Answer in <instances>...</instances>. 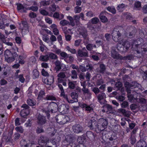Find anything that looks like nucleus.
<instances>
[{
  "label": "nucleus",
  "mask_w": 147,
  "mask_h": 147,
  "mask_svg": "<svg viewBox=\"0 0 147 147\" xmlns=\"http://www.w3.org/2000/svg\"><path fill=\"white\" fill-rule=\"evenodd\" d=\"M140 45L139 44H133L132 48L134 46L136 47L135 51L134 53V56L138 58L144 56L146 53L147 52V44H145L141 47H140Z\"/></svg>",
  "instance_id": "obj_1"
},
{
  "label": "nucleus",
  "mask_w": 147,
  "mask_h": 147,
  "mask_svg": "<svg viewBox=\"0 0 147 147\" xmlns=\"http://www.w3.org/2000/svg\"><path fill=\"white\" fill-rule=\"evenodd\" d=\"M58 109V105L55 102H52L49 104L47 107V110L44 109H42V111L44 112L46 114L47 118L48 119L50 117L49 113L50 111L51 113H56Z\"/></svg>",
  "instance_id": "obj_2"
},
{
  "label": "nucleus",
  "mask_w": 147,
  "mask_h": 147,
  "mask_svg": "<svg viewBox=\"0 0 147 147\" xmlns=\"http://www.w3.org/2000/svg\"><path fill=\"white\" fill-rule=\"evenodd\" d=\"M18 55L17 53L14 52L13 50L10 51L7 49L5 51V58L8 63H11L14 61Z\"/></svg>",
  "instance_id": "obj_3"
},
{
  "label": "nucleus",
  "mask_w": 147,
  "mask_h": 147,
  "mask_svg": "<svg viewBox=\"0 0 147 147\" xmlns=\"http://www.w3.org/2000/svg\"><path fill=\"white\" fill-rule=\"evenodd\" d=\"M130 45L128 41L118 43L117 48L118 51L121 52H126L129 48Z\"/></svg>",
  "instance_id": "obj_4"
},
{
  "label": "nucleus",
  "mask_w": 147,
  "mask_h": 147,
  "mask_svg": "<svg viewBox=\"0 0 147 147\" xmlns=\"http://www.w3.org/2000/svg\"><path fill=\"white\" fill-rule=\"evenodd\" d=\"M72 128L73 132L75 134H82L84 133V128L79 124H76L72 126Z\"/></svg>",
  "instance_id": "obj_5"
},
{
  "label": "nucleus",
  "mask_w": 147,
  "mask_h": 147,
  "mask_svg": "<svg viewBox=\"0 0 147 147\" xmlns=\"http://www.w3.org/2000/svg\"><path fill=\"white\" fill-rule=\"evenodd\" d=\"M69 106L67 104H62L58 107V110L63 114H67L69 112Z\"/></svg>",
  "instance_id": "obj_6"
},
{
  "label": "nucleus",
  "mask_w": 147,
  "mask_h": 147,
  "mask_svg": "<svg viewBox=\"0 0 147 147\" xmlns=\"http://www.w3.org/2000/svg\"><path fill=\"white\" fill-rule=\"evenodd\" d=\"M56 119L57 122L61 124H65L67 121L65 116L62 114L57 115L56 117Z\"/></svg>",
  "instance_id": "obj_7"
},
{
  "label": "nucleus",
  "mask_w": 147,
  "mask_h": 147,
  "mask_svg": "<svg viewBox=\"0 0 147 147\" xmlns=\"http://www.w3.org/2000/svg\"><path fill=\"white\" fill-rule=\"evenodd\" d=\"M47 120L46 117L40 114L38 115L37 117V123L41 126L46 123Z\"/></svg>",
  "instance_id": "obj_8"
},
{
  "label": "nucleus",
  "mask_w": 147,
  "mask_h": 147,
  "mask_svg": "<svg viewBox=\"0 0 147 147\" xmlns=\"http://www.w3.org/2000/svg\"><path fill=\"white\" fill-rule=\"evenodd\" d=\"M97 64L99 65V67L96 69V71L100 74H104L106 70V65L102 62H99Z\"/></svg>",
  "instance_id": "obj_9"
},
{
  "label": "nucleus",
  "mask_w": 147,
  "mask_h": 147,
  "mask_svg": "<svg viewBox=\"0 0 147 147\" xmlns=\"http://www.w3.org/2000/svg\"><path fill=\"white\" fill-rule=\"evenodd\" d=\"M96 97L98 101L102 105L104 104L107 102L105 99L106 98V95L104 92H101L96 96Z\"/></svg>",
  "instance_id": "obj_10"
},
{
  "label": "nucleus",
  "mask_w": 147,
  "mask_h": 147,
  "mask_svg": "<svg viewBox=\"0 0 147 147\" xmlns=\"http://www.w3.org/2000/svg\"><path fill=\"white\" fill-rule=\"evenodd\" d=\"M112 39L114 41H116L115 38H118L121 35V34L119 30L116 28H114L111 33Z\"/></svg>",
  "instance_id": "obj_11"
},
{
  "label": "nucleus",
  "mask_w": 147,
  "mask_h": 147,
  "mask_svg": "<svg viewBox=\"0 0 147 147\" xmlns=\"http://www.w3.org/2000/svg\"><path fill=\"white\" fill-rule=\"evenodd\" d=\"M65 141L69 143V144H71V143H72L71 144H73V142L75 140L76 137L74 135H69L65 136Z\"/></svg>",
  "instance_id": "obj_12"
},
{
  "label": "nucleus",
  "mask_w": 147,
  "mask_h": 147,
  "mask_svg": "<svg viewBox=\"0 0 147 147\" xmlns=\"http://www.w3.org/2000/svg\"><path fill=\"white\" fill-rule=\"evenodd\" d=\"M97 124L95 119H91L89 123V126L91 129L96 130Z\"/></svg>",
  "instance_id": "obj_13"
},
{
  "label": "nucleus",
  "mask_w": 147,
  "mask_h": 147,
  "mask_svg": "<svg viewBox=\"0 0 147 147\" xmlns=\"http://www.w3.org/2000/svg\"><path fill=\"white\" fill-rule=\"evenodd\" d=\"M79 34L83 37L88 36L87 30L84 28L81 27L79 28Z\"/></svg>",
  "instance_id": "obj_14"
},
{
  "label": "nucleus",
  "mask_w": 147,
  "mask_h": 147,
  "mask_svg": "<svg viewBox=\"0 0 147 147\" xmlns=\"http://www.w3.org/2000/svg\"><path fill=\"white\" fill-rule=\"evenodd\" d=\"M115 88L117 90H119L121 92H123L124 91V88L122 87V84L120 82H117L115 84Z\"/></svg>",
  "instance_id": "obj_15"
},
{
  "label": "nucleus",
  "mask_w": 147,
  "mask_h": 147,
  "mask_svg": "<svg viewBox=\"0 0 147 147\" xmlns=\"http://www.w3.org/2000/svg\"><path fill=\"white\" fill-rule=\"evenodd\" d=\"M98 123L100 124L102 126L105 128L108 124L107 119L103 118H100L98 120Z\"/></svg>",
  "instance_id": "obj_16"
},
{
  "label": "nucleus",
  "mask_w": 147,
  "mask_h": 147,
  "mask_svg": "<svg viewBox=\"0 0 147 147\" xmlns=\"http://www.w3.org/2000/svg\"><path fill=\"white\" fill-rule=\"evenodd\" d=\"M143 70H141L140 73L142 74V77L144 80H147V67L144 66L142 67Z\"/></svg>",
  "instance_id": "obj_17"
},
{
  "label": "nucleus",
  "mask_w": 147,
  "mask_h": 147,
  "mask_svg": "<svg viewBox=\"0 0 147 147\" xmlns=\"http://www.w3.org/2000/svg\"><path fill=\"white\" fill-rule=\"evenodd\" d=\"M118 111L119 113H122L125 117H128L130 115L129 112L123 109H119L118 110Z\"/></svg>",
  "instance_id": "obj_18"
},
{
  "label": "nucleus",
  "mask_w": 147,
  "mask_h": 147,
  "mask_svg": "<svg viewBox=\"0 0 147 147\" xmlns=\"http://www.w3.org/2000/svg\"><path fill=\"white\" fill-rule=\"evenodd\" d=\"M13 129L10 130L8 134V135L6 136V138L5 139V142H11L12 141V139L11 136L13 134Z\"/></svg>",
  "instance_id": "obj_19"
},
{
  "label": "nucleus",
  "mask_w": 147,
  "mask_h": 147,
  "mask_svg": "<svg viewBox=\"0 0 147 147\" xmlns=\"http://www.w3.org/2000/svg\"><path fill=\"white\" fill-rule=\"evenodd\" d=\"M136 147H146L147 144L145 141L143 140H140L136 144Z\"/></svg>",
  "instance_id": "obj_20"
},
{
  "label": "nucleus",
  "mask_w": 147,
  "mask_h": 147,
  "mask_svg": "<svg viewBox=\"0 0 147 147\" xmlns=\"http://www.w3.org/2000/svg\"><path fill=\"white\" fill-rule=\"evenodd\" d=\"M88 52H86L84 51L79 49L78 51L77 55L80 57H88Z\"/></svg>",
  "instance_id": "obj_21"
},
{
  "label": "nucleus",
  "mask_w": 147,
  "mask_h": 147,
  "mask_svg": "<svg viewBox=\"0 0 147 147\" xmlns=\"http://www.w3.org/2000/svg\"><path fill=\"white\" fill-rule=\"evenodd\" d=\"M124 86L126 88V90L127 93H131V90L130 88L132 89L131 86V84L129 83L127 81H126L124 82Z\"/></svg>",
  "instance_id": "obj_22"
},
{
  "label": "nucleus",
  "mask_w": 147,
  "mask_h": 147,
  "mask_svg": "<svg viewBox=\"0 0 147 147\" xmlns=\"http://www.w3.org/2000/svg\"><path fill=\"white\" fill-rule=\"evenodd\" d=\"M86 48L88 51H91L96 49V46L95 44L88 43L86 45Z\"/></svg>",
  "instance_id": "obj_23"
},
{
  "label": "nucleus",
  "mask_w": 147,
  "mask_h": 147,
  "mask_svg": "<svg viewBox=\"0 0 147 147\" xmlns=\"http://www.w3.org/2000/svg\"><path fill=\"white\" fill-rule=\"evenodd\" d=\"M106 13V12H102L99 16L100 19L102 22L105 23L108 21L107 18L104 15V14H105Z\"/></svg>",
  "instance_id": "obj_24"
},
{
  "label": "nucleus",
  "mask_w": 147,
  "mask_h": 147,
  "mask_svg": "<svg viewBox=\"0 0 147 147\" xmlns=\"http://www.w3.org/2000/svg\"><path fill=\"white\" fill-rule=\"evenodd\" d=\"M55 67V69L57 71H59L61 69V62L58 60H57L54 62Z\"/></svg>",
  "instance_id": "obj_25"
},
{
  "label": "nucleus",
  "mask_w": 147,
  "mask_h": 147,
  "mask_svg": "<svg viewBox=\"0 0 147 147\" xmlns=\"http://www.w3.org/2000/svg\"><path fill=\"white\" fill-rule=\"evenodd\" d=\"M29 113V110L23 109L20 112V115L24 118H26Z\"/></svg>",
  "instance_id": "obj_26"
},
{
  "label": "nucleus",
  "mask_w": 147,
  "mask_h": 147,
  "mask_svg": "<svg viewBox=\"0 0 147 147\" xmlns=\"http://www.w3.org/2000/svg\"><path fill=\"white\" fill-rule=\"evenodd\" d=\"M86 135L87 137L91 140H94L95 139L94 133L90 131H87Z\"/></svg>",
  "instance_id": "obj_27"
},
{
  "label": "nucleus",
  "mask_w": 147,
  "mask_h": 147,
  "mask_svg": "<svg viewBox=\"0 0 147 147\" xmlns=\"http://www.w3.org/2000/svg\"><path fill=\"white\" fill-rule=\"evenodd\" d=\"M70 96L72 98L74 99L73 102H77L78 101V100L77 99L78 95L77 93L74 92H72L71 93Z\"/></svg>",
  "instance_id": "obj_28"
},
{
  "label": "nucleus",
  "mask_w": 147,
  "mask_h": 147,
  "mask_svg": "<svg viewBox=\"0 0 147 147\" xmlns=\"http://www.w3.org/2000/svg\"><path fill=\"white\" fill-rule=\"evenodd\" d=\"M20 144L22 147H31L32 145L31 143H27L24 139L22 140L21 141Z\"/></svg>",
  "instance_id": "obj_29"
},
{
  "label": "nucleus",
  "mask_w": 147,
  "mask_h": 147,
  "mask_svg": "<svg viewBox=\"0 0 147 147\" xmlns=\"http://www.w3.org/2000/svg\"><path fill=\"white\" fill-rule=\"evenodd\" d=\"M111 56L114 59H118L119 58V54L115 49H112L111 51Z\"/></svg>",
  "instance_id": "obj_30"
},
{
  "label": "nucleus",
  "mask_w": 147,
  "mask_h": 147,
  "mask_svg": "<svg viewBox=\"0 0 147 147\" xmlns=\"http://www.w3.org/2000/svg\"><path fill=\"white\" fill-rule=\"evenodd\" d=\"M46 80L47 82H46L45 83L47 84L51 85L54 82V77L53 76H51L47 78V79H46L45 80Z\"/></svg>",
  "instance_id": "obj_31"
},
{
  "label": "nucleus",
  "mask_w": 147,
  "mask_h": 147,
  "mask_svg": "<svg viewBox=\"0 0 147 147\" xmlns=\"http://www.w3.org/2000/svg\"><path fill=\"white\" fill-rule=\"evenodd\" d=\"M86 140V138L83 135L79 136L78 138L77 141L81 144H83Z\"/></svg>",
  "instance_id": "obj_32"
},
{
  "label": "nucleus",
  "mask_w": 147,
  "mask_h": 147,
  "mask_svg": "<svg viewBox=\"0 0 147 147\" xmlns=\"http://www.w3.org/2000/svg\"><path fill=\"white\" fill-rule=\"evenodd\" d=\"M39 59L42 61H47L49 60L48 55L47 54L45 55H41L39 58Z\"/></svg>",
  "instance_id": "obj_33"
},
{
  "label": "nucleus",
  "mask_w": 147,
  "mask_h": 147,
  "mask_svg": "<svg viewBox=\"0 0 147 147\" xmlns=\"http://www.w3.org/2000/svg\"><path fill=\"white\" fill-rule=\"evenodd\" d=\"M96 130L97 132L100 133L101 131H103L105 129V128L103 127L100 124H97L96 126Z\"/></svg>",
  "instance_id": "obj_34"
},
{
  "label": "nucleus",
  "mask_w": 147,
  "mask_h": 147,
  "mask_svg": "<svg viewBox=\"0 0 147 147\" xmlns=\"http://www.w3.org/2000/svg\"><path fill=\"white\" fill-rule=\"evenodd\" d=\"M45 92L44 91L41 90L39 92L37 99L38 100H40L42 98H43V97L45 95Z\"/></svg>",
  "instance_id": "obj_35"
},
{
  "label": "nucleus",
  "mask_w": 147,
  "mask_h": 147,
  "mask_svg": "<svg viewBox=\"0 0 147 147\" xmlns=\"http://www.w3.org/2000/svg\"><path fill=\"white\" fill-rule=\"evenodd\" d=\"M49 56V59L50 58L52 59H57L58 57L55 54L51 53L48 54Z\"/></svg>",
  "instance_id": "obj_36"
},
{
  "label": "nucleus",
  "mask_w": 147,
  "mask_h": 147,
  "mask_svg": "<svg viewBox=\"0 0 147 147\" xmlns=\"http://www.w3.org/2000/svg\"><path fill=\"white\" fill-rule=\"evenodd\" d=\"M102 107L104 108H106L108 111L110 112L112 111V106L109 104H106L103 105Z\"/></svg>",
  "instance_id": "obj_37"
},
{
  "label": "nucleus",
  "mask_w": 147,
  "mask_h": 147,
  "mask_svg": "<svg viewBox=\"0 0 147 147\" xmlns=\"http://www.w3.org/2000/svg\"><path fill=\"white\" fill-rule=\"evenodd\" d=\"M69 82L68 83L69 87L71 89H73L75 88V86L74 83H76V81H70L69 80Z\"/></svg>",
  "instance_id": "obj_38"
},
{
  "label": "nucleus",
  "mask_w": 147,
  "mask_h": 147,
  "mask_svg": "<svg viewBox=\"0 0 147 147\" xmlns=\"http://www.w3.org/2000/svg\"><path fill=\"white\" fill-rule=\"evenodd\" d=\"M27 103L29 105L33 106L35 105V101L33 99H28L27 100Z\"/></svg>",
  "instance_id": "obj_39"
},
{
  "label": "nucleus",
  "mask_w": 147,
  "mask_h": 147,
  "mask_svg": "<svg viewBox=\"0 0 147 147\" xmlns=\"http://www.w3.org/2000/svg\"><path fill=\"white\" fill-rule=\"evenodd\" d=\"M127 97L128 100L132 102H134L135 100H136V99L133 96L132 94H131V93H127Z\"/></svg>",
  "instance_id": "obj_40"
},
{
  "label": "nucleus",
  "mask_w": 147,
  "mask_h": 147,
  "mask_svg": "<svg viewBox=\"0 0 147 147\" xmlns=\"http://www.w3.org/2000/svg\"><path fill=\"white\" fill-rule=\"evenodd\" d=\"M33 78H38L39 76V73L38 71L36 69L33 70Z\"/></svg>",
  "instance_id": "obj_41"
},
{
  "label": "nucleus",
  "mask_w": 147,
  "mask_h": 147,
  "mask_svg": "<svg viewBox=\"0 0 147 147\" xmlns=\"http://www.w3.org/2000/svg\"><path fill=\"white\" fill-rule=\"evenodd\" d=\"M71 78L73 79H77V74L76 70H72L71 71Z\"/></svg>",
  "instance_id": "obj_42"
},
{
  "label": "nucleus",
  "mask_w": 147,
  "mask_h": 147,
  "mask_svg": "<svg viewBox=\"0 0 147 147\" xmlns=\"http://www.w3.org/2000/svg\"><path fill=\"white\" fill-rule=\"evenodd\" d=\"M86 68L87 71H90L92 70L94 67L92 64L88 63L86 65Z\"/></svg>",
  "instance_id": "obj_43"
},
{
  "label": "nucleus",
  "mask_w": 147,
  "mask_h": 147,
  "mask_svg": "<svg viewBox=\"0 0 147 147\" xmlns=\"http://www.w3.org/2000/svg\"><path fill=\"white\" fill-rule=\"evenodd\" d=\"M60 24L63 26H66L68 24H70L68 21L65 20H61L60 22Z\"/></svg>",
  "instance_id": "obj_44"
},
{
  "label": "nucleus",
  "mask_w": 147,
  "mask_h": 147,
  "mask_svg": "<svg viewBox=\"0 0 147 147\" xmlns=\"http://www.w3.org/2000/svg\"><path fill=\"white\" fill-rule=\"evenodd\" d=\"M45 100H55L56 98L52 95H47L45 98H44Z\"/></svg>",
  "instance_id": "obj_45"
},
{
  "label": "nucleus",
  "mask_w": 147,
  "mask_h": 147,
  "mask_svg": "<svg viewBox=\"0 0 147 147\" xmlns=\"http://www.w3.org/2000/svg\"><path fill=\"white\" fill-rule=\"evenodd\" d=\"M123 15L125 16L127 19L130 20L132 18L131 14L127 12L124 13Z\"/></svg>",
  "instance_id": "obj_46"
},
{
  "label": "nucleus",
  "mask_w": 147,
  "mask_h": 147,
  "mask_svg": "<svg viewBox=\"0 0 147 147\" xmlns=\"http://www.w3.org/2000/svg\"><path fill=\"white\" fill-rule=\"evenodd\" d=\"M66 49L68 51H70L71 53L74 54L76 53V50L74 49L71 48L69 46H67L66 47Z\"/></svg>",
  "instance_id": "obj_47"
},
{
  "label": "nucleus",
  "mask_w": 147,
  "mask_h": 147,
  "mask_svg": "<svg viewBox=\"0 0 147 147\" xmlns=\"http://www.w3.org/2000/svg\"><path fill=\"white\" fill-rule=\"evenodd\" d=\"M62 29L65 35H66L69 33V31H71V30L70 29H67V27H65L62 28Z\"/></svg>",
  "instance_id": "obj_48"
},
{
  "label": "nucleus",
  "mask_w": 147,
  "mask_h": 147,
  "mask_svg": "<svg viewBox=\"0 0 147 147\" xmlns=\"http://www.w3.org/2000/svg\"><path fill=\"white\" fill-rule=\"evenodd\" d=\"M121 105L122 108H125L128 106L129 104L128 102L126 101H123L121 103Z\"/></svg>",
  "instance_id": "obj_49"
},
{
  "label": "nucleus",
  "mask_w": 147,
  "mask_h": 147,
  "mask_svg": "<svg viewBox=\"0 0 147 147\" xmlns=\"http://www.w3.org/2000/svg\"><path fill=\"white\" fill-rule=\"evenodd\" d=\"M85 109L86 110L88 111V113L91 112L93 110L91 104L89 105H87Z\"/></svg>",
  "instance_id": "obj_50"
},
{
  "label": "nucleus",
  "mask_w": 147,
  "mask_h": 147,
  "mask_svg": "<svg viewBox=\"0 0 147 147\" xmlns=\"http://www.w3.org/2000/svg\"><path fill=\"white\" fill-rule=\"evenodd\" d=\"M134 7L138 10H140L141 7L140 2L138 1L136 2L134 4Z\"/></svg>",
  "instance_id": "obj_51"
},
{
  "label": "nucleus",
  "mask_w": 147,
  "mask_h": 147,
  "mask_svg": "<svg viewBox=\"0 0 147 147\" xmlns=\"http://www.w3.org/2000/svg\"><path fill=\"white\" fill-rule=\"evenodd\" d=\"M140 86V85L138 83H137L135 81L131 83V86L132 89L135 88L136 87H139Z\"/></svg>",
  "instance_id": "obj_52"
},
{
  "label": "nucleus",
  "mask_w": 147,
  "mask_h": 147,
  "mask_svg": "<svg viewBox=\"0 0 147 147\" xmlns=\"http://www.w3.org/2000/svg\"><path fill=\"white\" fill-rule=\"evenodd\" d=\"M107 9L108 11L113 14H115L116 13V10L114 8L109 6L107 8Z\"/></svg>",
  "instance_id": "obj_53"
},
{
  "label": "nucleus",
  "mask_w": 147,
  "mask_h": 147,
  "mask_svg": "<svg viewBox=\"0 0 147 147\" xmlns=\"http://www.w3.org/2000/svg\"><path fill=\"white\" fill-rule=\"evenodd\" d=\"M50 4V1H46L45 0L41 1L40 2V5L43 6H46L49 5Z\"/></svg>",
  "instance_id": "obj_54"
},
{
  "label": "nucleus",
  "mask_w": 147,
  "mask_h": 147,
  "mask_svg": "<svg viewBox=\"0 0 147 147\" xmlns=\"http://www.w3.org/2000/svg\"><path fill=\"white\" fill-rule=\"evenodd\" d=\"M66 147H86L84 145H82L81 146L79 147L75 144H68Z\"/></svg>",
  "instance_id": "obj_55"
},
{
  "label": "nucleus",
  "mask_w": 147,
  "mask_h": 147,
  "mask_svg": "<svg viewBox=\"0 0 147 147\" xmlns=\"http://www.w3.org/2000/svg\"><path fill=\"white\" fill-rule=\"evenodd\" d=\"M40 13L43 16H47L48 15V12L45 9L39 10Z\"/></svg>",
  "instance_id": "obj_56"
},
{
  "label": "nucleus",
  "mask_w": 147,
  "mask_h": 147,
  "mask_svg": "<svg viewBox=\"0 0 147 147\" xmlns=\"http://www.w3.org/2000/svg\"><path fill=\"white\" fill-rule=\"evenodd\" d=\"M99 21V19L95 17L93 18L91 20V22L92 24H96Z\"/></svg>",
  "instance_id": "obj_57"
},
{
  "label": "nucleus",
  "mask_w": 147,
  "mask_h": 147,
  "mask_svg": "<svg viewBox=\"0 0 147 147\" xmlns=\"http://www.w3.org/2000/svg\"><path fill=\"white\" fill-rule=\"evenodd\" d=\"M84 38V40H83V43L85 45H86L89 43V38L88 37V36L83 37Z\"/></svg>",
  "instance_id": "obj_58"
},
{
  "label": "nucleus",
  "mask_w": 147,
  "mask_h": 147,
  "mask_svg": "<svg viewBox=\"0 0 147 147\" xmlns=\"http://www.w3.org/2000/svg\"><path fill=\"white\" fill-rule=\"evenodd\" d=\"M136 100L140 103L144 104L146 103V99L144 98H142L139 99L136 98Z\"/></svg>",
  "instance_id": "obj_59"
},
{
  "label": "nucleus",
  "mask_w": 147,
  "mask_h": 147,
  "mask_svg": "<svg viewBox=\"0 0 147 147\" xmlns=\"http://www.w3.org/2000/svg\"><path fill=\"white\" fill-rule=\"evenodd\" d=\"M44 132V130L42 129V127H37L36 129V132L37 134H38Z\"/></svg>",
  "instance_id": "obj_60"
},
{
  "label": "nucleus",
  "mask_w": 147,
  "mask_h": 147,
  "mask_svg": "<svg viewBox=\"0 0 147 147\" xmlns=\"http://www.w3.org/2000/svg\"><path fill=\"white\" fill-rule=\"evenodd\" d=\"M92 91L96 95L97 94L100 92V91L99 89L97 87H94L93 88Z\"/></svg>",
  "instance_id": "obj_61"
},
{
  "label": "nucleus",
  "mask_w": 147,
  "mask_h": 147,
  "mask_svg": "<svg viewBox=\"0 0 147 147\" xmlns=\"http://www.w3.org/2000/svg\"><path fill=\"white\" fill-rule=\"evenodd\" d=\"M40 138L41 140L42 139V141H44L46 143L48 142L49 141V138L46 136H41Z\"/></svg>",
  "instance_id": "obj_62"
},
{
  "label": "nucleus",
  "mask_w": 147,
  "mask_h": 147,
  "mask_svg": "<svg viewBox=\"0 0 147 147\" xmlns=\"http://www.w3.org/2000/svg\"><path fill=\"white\" fill-rule=\"evenodd\" d=\"M15 129L18 132L21 133H23L24 131V129L21 126L17 127Z\"/></svg>",
  "instance_id": "obj_63"
},
{
  "label": "nucleus",
  "mask_w": 147,
  "mask_h": 147,
  "mask_svg": "<svg viewBox=\"0 0 147 147\" xmlns=\"http://www.w3.org/2000/svg\"><path fill=\"white\" fill-rule=\"evenodd\" d=\"M41 74L42 76H49V73L44 69H42Z\"/></svg>",
  "instance_id": "obj_64"
}]
</instances>
